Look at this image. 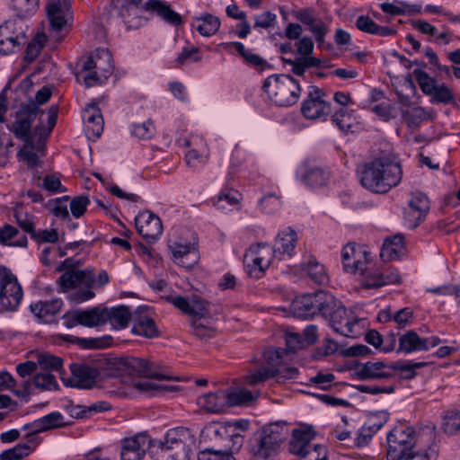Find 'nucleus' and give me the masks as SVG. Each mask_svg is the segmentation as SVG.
<instances>
[{"mask_svg":"<svg viewBox=\"0 0 460 460\" xmlns=\"http://www.w3.org/2000/svg\"><path fill=\"white\" fill-rule=\"evenodd\" d=\"M195 437L189 429H169L164 440L152 441L149 455L153 460H190Z\"/></svg>","mask_w":460,"mask_h":460,"instance_id":"423d86ee","label":"nucleus"},{"mask_svg":"<svg viewBox=\"0 0 460 460\" xmlns=\"http://www.w3.org/2000/svg\"><path fill=\"white\" fill-rule=\"evenodd\" d=\"M143 8L155 13L161 19L171 25L180 26L182 23L181 16L174 12L171 5L164 1L148 0L145 3Z\"/></svg>","mask_w":460,"mask_h":460,"instance_id":"72a5a7b5","label":"nucleus"},{"mask_svg":"<svg viewBox=\"0 0 460 460\" xmlns=\"http://www.w3.org/2000/svg\"><path fill=\"white\" fill-rule=\"evenodd\" d=\"M84 132L88 139L95 141L103 131L104 121L99 107L95 103L88 104L82 113Z\"/></svg>","mask_w":460,"mask_h":460,"instance_id":"bb28decb","label":"nucleus"},{"mask_svg":"<svg viewBox=\"0 0 460 460\" xmlns=\"http://www.w3.org/2000/svg\"><path fill=\"white\" fill-rule=\"evenodd\" d=\"M151 439L145 433L125 438L120 451L121 460H141L148 449L150 451Z\"/></svg>","mask_w":460,"mask_h":460,"instance_id":"b1692460","label":"nucleus"},{"mask_svg":"<svg viewBox=\"0 0 460 460\" xmlns=\"http://www.w3.org/2000/svg\"><path fill=\"white\" fill-rule=\"evenodd\" d=\"M261 210L266 214H273L280 208L281 203L275 194H268L259 201Z\"/></svg>","mask_w":460,"mask_h":460,"instance_id":"052dcab7","label":"nucleus"},{"mask_svg":"<svg viewBox=\"0 0 460 460\" xmlns=\"http://www.w3.org/2000/svg\"><path fill=\"white\" fill-rule=\"evenodd\" d=\"M58 271H64L57 280L58 292L66 293L68 290L83 287L69 295V300L75 304H81L95 296L92 290L95 284V275L92 268L76 270L72 259H66L57 268Z\"/></svg>","mask_w":460,"mask_h":460,"instance_id":"39448f33","label":"nucleus"},{"mask_svg":"<svg viewBox=\"0 0 460 460\" xmlns=\"http://www.w3.org/2000/svg\"><path fill=\"white\" fill-rule=\"evenodd\" d=\"M413 75L421 92L426 95L431 96L432 102L449 104L455 102V95L446 84H438L435 77H431L420 68H415Z\"/></svg>","mask_w":460,"mask_h":460,"instance_id":"f3484780","label":"nucleus"},{"mask_svg":"<svg viewBox=\"0 0 460 460\" xmlns=\"http://www.w3.org/2000/svg\"><path fill=\"white\" fill-rule=\"evenodd\" d=\"M199 460H234L230 453H223L213 449H204L198 456Z\"/></svg>","mask_w":460,"mask_h":460,"instance_id":"338daca9","label":"nucleus"},{"mask_svg":"<svg viewBox=\"0 0 460 460\" xmlns=\"http://www.w3.org/2000/svg\"><path fill=\"white\" fill-rule=\"evenodd\" d=\"M335 306L330 307L323 313L334 332L356 339L364 332V326L351 310H348L341 301L334 296Z\"/></svg>","mask_w":460,"mask_h":460,"instance_id":"9b49d317","label":"nucleus"},{"mask_svg":"<svg viewBox=\"0 0 460 460\" xmlns=\"http://www.w3.org/2000/svg\"><path fill=\"white\" fill-rule=\"evenodd\" d=\"M30 381L32 383L33 390L34 388L40 390H55L58 386L55 376L47 372L35 375Z\"/></svg>","mask_w":460,"mask_h":460,"instance_id":"6e6d98bb","label":"nucleus"},{"mask_svg":"<svg viewBox=\"0 0 460 460\" xmlns=\"http://www.w3.org/2000/svg\"><path fill=\"white\" fill-rule=\"evenodd\" d=\"M46 12L51 28L57 31H61L73 18L69 0H49Z\"/></svg>","mask_w":460,"mask_h":460,"instance_id":"5701e85b","label":"nucleus"},{"mask_svg":"<svg viewBox=\"0 0 460 460\" xmlns=\"http://www.w3.org/2000/svg\"><path fill=\"white\" fill-rule=\"evenodd\" d=\"M401 114L410 128H418L426 118L425 109L420 106L413 107L411 110H402Z\"/></svg>","mask_w":460,"mask_h":460,"instance_id":"3c124183","label":"nucleus"},{"mask_svg":"<svg viewBox=\"0 0 460 460\" xmlns=\"http://www.w3.org/2000/svg\"><path fill=\"white\" fill-rule=\"evenodd\" d=\"M302 270L307 273L310 279L316 284L322 285L329 280L328 274L323 264L318 262L315 258H309L306 262L302 264Z\"/></svg>","mask_w":460,"mask_h":460,"instance_id":"a18cd8bd","label":"nucleus"},{"mask_svg":"<svg viewBox=\"0 0 460 460\" xmlns=\"http://www.w3.org/2000/svg\"><path fill=\"white\" fill-rule=\"evenodd\" d=\"M21 22L5 21L0 25V54L8 55L20 50L26 42Z\"/></svg>","mask_w":460,"mask_h":460,"instance_id":"a211bd4d","label":"nucleus"},{"mask_svg":"<svg viewBox=\"0 0 460 460\" xmlns=\"http://www.w3.org/2000/svg\"><path fill=\"white\" fill-rule=\"evenodd\" d=\"M296 353V347H264L260 358L255 356V364L243 376V382L252 386L265 383L275 378L279 384L295 379L298 370L289 366Z\"/></svg>","mask_w":460,"mask_h":460,"instance_id":"f257e3e1","label":"nucleus"},{"mask_svg":"<svg viewBox=\"0 0 460 460\" xmlns=\"http://www.w3.org/2000/svg\"><path fill=\"white\" fill-rule=\"evenodd\" d=\"M390 363L383 361L367 362L363 364L358 372L360 379H389L394 377L393 368Z\"/></svg>","mask_w":460,"mask_h":460,"instance_id":"473e14b6","label":"nucleus"},{"mask_svg":"<svg viewBox=\"0 0 460 460\" xmlns=\"http://www.w3.org/2000/svg\"><path fill=\"white\" fill-rule=\"evenodd\" d=\"M72 376L64 384L76 388H91L95 383L96 372L93 368L77 364L71 365Z\"/></svg>","mask_w":460,"mask_h":460,"instance_id":"c85d7f7f","label":"nucleus"},{"mask_svg":"<svg viewBox=\"0 0 460 460\" xmlns=\"http://www.w3.org/2000/svg\"><path fill=\"white\" fill-rule=\"evenodd\" d=\"M62 306L63 301L61 298H53L49 301L33 303L30 305V310L40 321L48 323L52 316L61 310Z\"/></svg>","mask_w":460,"mask_h":460,"instance_id":"58836bf2","label":"nucleus"},{"mask_svg":"<svg viewBox=\"0 0 460 460\" xmlns=\"http://www.w3.org/2000/svg\"><path fill=\"white\" fill-rule=\"evenodd\" d=\"M274 258L272 247L267 243H256L249 247L243 256L246 273L253 279H261Z\"/></svg>","mask_w":460,"mask_h":460,"instance_id":"4468645a","label":"nucleus"},{"mask_svg":"<svg viewBox=\"0 0 460 460\" xmlns=\"http://www.w3.org/2000/svg\"><path fill=\"white\" fill-rule=\"evenodd\" d=\"M402 169L398 155L383 153L365 164L360 175L364 188L374 193H386L400 184Z\"/></svg>","mask_w":460,"mask_h":460,"instance_id":"f03ea898","label":"nucleus"},{"mask_svg":"<svg viewBox=\"0 0 460 460\" xmlns=\"http://www.w3.org/2000/svg\"><path fill=\"white\" fill-rule=\"evenodd\" d=\"M388 420V412L385 411L371 414L365 422L370 429L377 432Z\"/></svg>","mask_w":460,"mask_h":460,"instance_id":"0e129e2a","label":"nucleus"},{"mask_svg":"<svg viewBox=\"0 0 460 460\" xmlns=\"http://www.w3.org/2000/svg\"><path fill=\"white\" fill-rule=\"evenodd\" d=\"M381 10L391 15H403L407 10L414 13H420L421 6L417 4H409L402 1L394 0L392 3H382Z\"/></svg>","mask_w":460,"mask_h":460,"instance_id":"09e8293b","label":"nucleus"},{"mask_svg":"<svg viewBox=\"0 0 460 460\" xmlns=\"http://www.w3.org/2000/svg\"><path fill=\"white\" fill-rule=\"evenodd\" d=\"M174 261L180 266L190 269L199 260L196 247L193 243H181L174 242L169 246Z\"/></svg>","mask_w":460,"mask_h":460,"instance_id":"c756f323","label":"nucleus"},{"mask_svg":"<svg viewBox=\"0 0 460 460\" xmlns=\"http://www.w3.org/2000/svg\"><path fill=\"white\" fill-rule=\"evenodd\" d=\"M441 429L449 436L460 434V408L448 409L444 412Z\"/></svg>","mask_w":460,"mask_h":460,"instance_id":"49530a36","label":"nucleus"},{"mask_svg":"<svg viewBox=\"0 0 460 460\" xmlns=\"http://www.w3.org/2000/svg\"><path fill=\"white\" fill-rule=\"evenodd\" d=\"M23 292L16 276L12 270L0 266V306L3 310L13 312L22 299Z\"/></svg>","mask_w":460,"mask_h":460,"instance_id":"2eb2a0df","label":"nucleus"},{"mask_svg":"<svg viewBox=\"0 0 460 460\" xmlns=\"http://www.w3.org/2000/svg\"><path fill=\"white\" fill-rule=\"evenodd\" d=\"M262 88L273 102L283 107L296 103L301 94L298 81L288 75L269 76L264 81Z\"/></svg>","mask_w":460,"mask_h":460,"instance_id":"1a4fd4ad","label":"nucleus"},{"mask_svg":"<svg viewBox=\"0 0 460 460\" xmlns=\"http://www.w3.org/2000/svg\"><path fill=\"white\" fill-rule=\"evenodd\" d=\"M281 337L286 345H301L304 342L311 345L318 341V328L314 324H310L304 329L302 335L296 332L285 331Z\"/></svg>","mask_w":460,"mask_h":460,"instance_id":"ea45409f","label":"nucleus"},{"mask_svg":"<svg viewBox=\"0 0 460 460\" xmlns=\"http://www.w3.org/2000/svg\"><path fill=\"white\" fill-rule=\"evenodd\" d=\"M408 205L409 209L406 212V217L410 221L413 222L412 226L416 227L420 225V221L425 217L429 210V198L423 192H412Z\"/></svg>","mask_w":460,"mask_h":460,"instance_id":"cd10ccee","label":"nucleus"},{"mask_svg":"<svg viewBox=\"0 0 460 460\" xmlns=\"http://www.w3.org/2000/svg\"><path fill=\"white\" fill-rule=\"evenodd\" d=\"M228 406H236L254 401L256 395L251 391L241 388L226 394Z\"/></svg>","mask_w":460,"mask_h":460,"instance_id":"4d7b16f0","label":"nucleus"},{"mask_svg":"<svg viewBox=\"0 0 460 460\" xmlns=\"http://www.w3.org/2000/svg\"><path fill=\"white\" fill-rule=\"evenodd\" d=\"M285 422L270 423L255 431L249 440V452L257 459L267 460L277 455L287 437Z\"/></svg>","mask_w":460,"mask_h":460,"instance_id":"6e6552de","label":"nucleus"},{"mask_svg":"<svg viewBox=\"0 0 460 460\" xmlns=\"http://www.w3.org/2000/svg\"><path fill=\"white\" fill-rule=\"evenodd\" d=\"M131 333L147 339H153L160 335L155 322L148 316H137L134 318Z\"/></svg>","mask_w":460,"mask_h":460,"instance_id":"37998d69","label":"nucleus"},{"mask_svg":"<svg viewBox=\"0 0 460 460\" xmlns=\"http://www.w3.org/2000/svg\"><path fill=\"white\" fill-rule=\"evenodd\" d=\"M45 42L43 35L34 37L27 45L24 58L27 62H32L40 54Z\"/></svg>","mask_w":460,"mask_h":460,"instance_id":"13d9d810","label":"nucleus"},{"mask_svg":"<svg viewBox=\"0 0 460 460\" xmlns=\"http://www.w3.org/2000/svg\"><path fill=\"white\" fill-rule=\"evenodd\" d=\"M106 312L108 318L105 319V323L110 322L117 330L126 328L131 319V312L129 307L126 305H119L111 308L106 307Z\"/></svg>","mask_w":460,"mask_h":460,"instance_id":"c03bdc74","label":"nucleus"},{"mask_svg":"<svg viewBox=\"0 0 460 460\" xmlns=\"http://www.w3.org/2000/svg\"><path fill=\"white\" fill-rule=\"evenodd\" d=\"M438 448L437 447H429V450L424 452L416 451L415 453L409 454V456H403L401 459L405 460H437Z\"/></svg>","mask_w":460,"mask_h":460,"instance_id":"774afa93","label":"nucleus"},{"mask_svg":"<svg viewBox=\"0 0 460 460\" xmlns=\"http://www.w3.org/2000/svg\"><path fill=\"white\" fill-rule=\"evenodd\" d=\"M134 386L137 390L146 393L149 395H155L162 392H173L178 390L177 386L158 385L151 380L138 381L135 383Z\"/></svg>","mask_w":460,"mask_h":460,"instance_id":"864d4df0","label":"nucleus"},{"mask_svg":"<svg viewBox=\"0 0 460 460\" xmlns=\"http://www.w3.org/2000/svg\"><path fill=\"white\" fill-rule=\"evenodd\" d=\"M402 248L403 236L402 234L387 237L384 242L381 256H387L389 259H394L398 256Z\"/></svg>","mask_w":460,"mask_h":460,"instance_id":"8fccbe9b","label":"nucleus"},{"mask_svg":"<svg viewBox=\"0 0 460 460\" xmlns=\"http://www.w3.org/2000/svg\"><path fill=\"white\" fill-rule=\"evenodd\" d=\"M332 121L344 133L353 132L354 119L343 108L335 111L332 116Z\"/></svg>","mask_w":460,"mask_h":460,"instance_id":"5fc2aeb1","label":"nucleus"},{"mask_svg":"<svg viewBox=\"0 0 460 460\" xmlns=\"http://www.w3.org/2000/svg\"><path fill=\"white\" fill-rule=\"evenodd\" d=\"M222 45L224 49L229 53L232 52V48L234 49L238 55L243 58V62L249 66L258 70H264L269 66L267 60L253 53L251 49H246L245 46L240 41L226 42Z\"/></svg>","mask_w":460,"mask_h":460,"instance_id":"2f4dec72","label":"nucleus"},{"mask_svg":"<svg viewBox=\"0 0 460 460\" xmlns=\"http://www.w3.org/2000/svg\"><path fill=\"white\" fill-rule=\"evenodd\" d=\"M191 26L202 36L209 37L217 32L220 27V20L218 17L203 13L199 17H195L191 22Z\"/></svg>","mask_w":460,"mask_h":460,"instance_id":"a19ab883","label":"nucleus"},{"mask_svg":"<svg viewBox=\"0 0 460 460\" xmlns=\"http://www.w3.org/2000/svg\"><path fill=\"white\" fill-rule=\"evenodd\" d=\"M420 361H413V360H397L394 362H391V367L393 368L394 376L396 372L400 374V378L402 380H411L413 379L417 373L416 369L428 366L429 364H433L435 361L429 359V358H424L423 356L420 357Z\"/></svg>","mask_w":460,"mask_h":460,"instance_id":"f704fd0d","label":"nucleus"},{"mask_svg":"<svg viewBox=\"0 0 460 460\" xmlns=\"http://www.w3.org/2000/svg\"><path fill=\"white\" fill-rule=\"evenodd\" d=\"M43 111L33 102L23 104L17 111L16 120L12 125V131L15 137L27 144H31V124L39 114L43 115Z\"/></svg>","mask_w":460,"mask_h":460,"instance_id":"aec40b11","label":"nucleus"},{"mask_svg":"<svg viewBox=\"0 0 460 460\" xmlns=\"http://www.w3.org/2000/svg\"><path fill=\"white\" fill-rule=\"evenodd\" d=\"M435 428L426 426L415 434L413 429L408 426H399L393 429L387 435L388 456L391 460H401L403 456L429 450L434 444Z\"/></svg>","mask_w":460,"mask_h":460,"instance_id":"7ed1b4c3","label":"nucleus"},{"mask_svg":"<svg viewBox=\"0 0 460 460\" xmlns=\"http://www.w3.org/2000/svg\"><path fill=\"white\" fill-rule=\"evenodd\" d=\"M371 353L369 347H318L314 357L320 359L333 354L341 358H357Z\"/></svg>","mask_w":460,"mask_h":460,"instance_id":"c9c22d12","label":"nucleus"},{"mask_svg":"<svg viewBox=\"0 0 460 460\" xmlns=\"http://www.w3.org/2000/svg\"><path fill=\"white\" fill-rule=\"evenodd\" d=\"M368 252L363 247L356 243L346 244L341 251V261L346 272L356 274L363 271V268L368 263Z\"/></svg>","mask_w":460,"mask_h":460,"instance_id":"412c9836","label":"nucleus"},{"mask_svg":"<svg viewBox=\"0 0 460 460\" xmlns=\"http://www.w3.org/2000/svg\"><path fill=\"white\" fill-rule=\"evenodd\" d=\"M137 232L146 241L155 242L163 233V224L159 217L151 211L139 213L135 218Z\"/></svg>","mask_w":460,"mask_h":460,"instance_id":"4be33fe9","label":"nucleus"},{"mask_svg":"<svg viewBox=\"0 0 460 460\" xmlns=\"http://www.w3.org/2000/svg\"><path fill=\"white\" fill-rule=\"evenodd\" d=\"M39 6L40 0H11V7L20 20L34 15Z\"/></svg>","mask_w":460,"mask_h":460,"instance_id":"de8ad7c7","label":"nucleus"},{"mask_svg":"<svg viewBox=\"0 0 460 460\" xmlns=\"http://www.w3.org/2000/svg\"><path fill=\"white\" fill-rule=\"evenodd\" d=\"M297 243L296 232L291 227L280 231L275 240L274 257L279 260L284 256L291 257Z\"/></svg>","mask_w":460,"mask_h":460,"instance_id":"7c9ffc66","label":"nucleus"},{"mask_svg":"<svg viewBox=\"0 0 460 460\" xmlns=\"http://www.w3.org/2000/svg\"><path fill=\"white\" fill-rule=\"evenodd\" d=\"M455 342L456 341L439 336L420 337L414 331H408L399 338V345H439L441 343Z\"/></svg>","mask_w":460,"mask_h":460,"instance_id":"79ce46f5","label":"nucleus"},{"mask_svg":"<svg viewBox=\"0 0 460 460\" xmlns=\"http://www.w3.org/2000/svg\"><path fill=\"white\" fill-rule=\"evenodd\" d=\"M89 203L90 200L86 196L75 197L70 202L72 215L76 218L83 216Z\"/></svg>","mask_w":460,"mask_h":460,"instance_id":"e2e57ef3","label":"nucleus"},{"mask_svg":"<svg viewBox=\"0 0 460 460\" xmlns=\"http://www.w3.org/2000/svg\"><path fill=\"white\" fill-rule=\"evenodd\" d=\"M314 434L307 427L296 429L289 443L291 454L300 456L299 460H326L325 448L319 444H312Z\"/></svg>","mask_w":460,"mask_h":460,"instance_id":"ddd939ff","label":"nucleus"},{"mask_svg":"<svg viewBox=\"0 0 460 460\" xmlns=\"http://www.w3.org/2000/svg\"><path fill=\"white\" fill-rule=\"evenodd\" d=\"M326 93L318 86L311 85L301 103V113L306 119L325 121L332 113V105Z\"/></svg>","mask_w":460,"mask_h":460,"instance_id":"dca6fc26","label":"nucleus"},{"mask_svg":"<svg viewBox=\"0 0 460 460\" xmlns=\"http://www.w3.org/2000/svg\"><path fill=\"white\" fill-rule=\"evenodd\" d=\"M65 417L59 411H52L22 426V429L28 431L29 436L38 437L39 433L50 429H59L69 425Z\"/></svg>","mask_w":460,"mask_h":460,"instance_id":"393cba45","label":"nucleus"},{"mask_svg":"<svg viewBox=\"0 0 460 460\" xmlns=\"http://www.w3.org/2000/svg\"><path fill=\"white\" fill-rule=\"evenodd\" d=\"M171 303L184 314L190 316L193 334L200 341H207L213 338L217 330L213 326L214 317L210 314L209 304L199 297L189 300L184 296H174Z\"/></svg>","mask_w":460,"mask_h":460,"instance_id":"0eeeda50","label":"nucleus"},{"mask_svg":"<svg viewBox=\"0 0 460 460\" xmlns=\"http://www.w3.org/2000/svg\"><path fill=\"white\" fill-rule=\"evenodd\" d=\"M111 374L130 375L158 380H177L172 376L166 365L160 361L150 360L132 356L118 357L110 355L104 358L102 365Z\"/></svg>","mask_w":460,"mask_h":460,"instance_id":"20e7f679","label":"nucleus"},{"mask_svg":"<svg viewBox=\"0 0 460 460\" xmlns=\"http://www.w3.org/2000/svg\"><path fill=\"white\" fill-rule=\"evenodd\" d=\"M297 175L300 181L309 188H320L327 184L330 180V172L325 168L303 163L299 167Z\"/></svg>","mask_w":460,"mask_h":460,"instance_id":"a878e982","label":"nucleus"},{"mask_svg":"<svg viewBox=\"0 0 460 460\" xmlns=\"http://www.w3.org/2000/svg\"><path fill=\"white\" fill-rule=\"evenodd\" d=\"M240 196V193L234 189L223 190L217 196L216 205L219 208H224L225 207L221 203L226 201L230 206H234L239 202Z\"/></svg>","mask_w":460,"mask_h":460,"instance_id":"680f3d73","label":"nucleus"},{"mask_svg":"<svg viewBox=\"0 0 460 460\" xmlns=\"http://www.w3.org/2000/svg\"><path fill=\"white\" fill-rule=\"evenodd\" d=\"M114 71L111 51L98 48L91 53L82 66L83 78L87 87L102 84Z\"/></svg>","mask_w":460,"mask_h":460,"instance_id":"9d476101","label":"nucleus"},{"mask_svg":"<svg viewBox=\"0 0 460 460\" xmlns=\"http://www.w3.org/2000/svg\"><path fill=\"white\" fill-rule=\"evenodd\" d=\"M332 306H335L334 296L322 289L305 294L293 302L295 314L302 318L313 317L315 314L323 316V313Z\"/></svg>","mask_w":460,"mask_h":460,"instance_id":"f8f14e48","label":"nucleus"},{"mask_svg":"<svg viewBox=\"0 0 460 460\" xmlns=\"http://www.w3.org/2000/svg\"><path fill=\"white\" fill-rule=\"evenodd\" d=\"M199 49L187 42L174 60L175 66L180 67L188 62H199L201 56L199 54Z\"/></svg>","mask_w":460,"mask_h":460,"instance_id":"603ef678","label":"nucleus"},{"mask_svg":"<svg viewBox=\"0 0 460 460\" xmlns=\"http://www.w3.org/2000/svg\"><path fill=\"white\" fill-rule=\"evenodd\" d=\"M201 410L210 413H221L228 406L226 394L224 391L208 393L198 398Z\"/></svg>","mask_w":460,"mask_h":460,"instance_id":"4c0bfd02","label":"nucleus"},{"mask_svg":"<svg viewBox=\"0 0 460 460\" xmlns=\"http://www.w3.org/2000/svg\"><path fill=\"white\" fill-rule=\"evenodd\" d=\"M155 126L151 120L132 125L131 133L140 139H149L155 135Z\"/></svg>","mask_w":460,"mask_h":460,"instance_id":"bf43d9fd","label":"nucleus"},{"mask_svg":"<svg viewBox=\"0 0 460 460\" xmlns=\"http://www.w3.org/2000/svg\"><path fill=\"white\" fill-rule=\"evenodd\" d=\"M144 5L142 0H124L120 14L123 19L127 20L131 14H137L139 9L145 10Z\"/></svg>","mask_w":460,"mask_h":460,"instance_id":"69168bd1","label":"nucleus"},{"mask_svg":"<svg viewBox=\"0 0 460 460\" xmlns=\"http://www.w3.org/2000/svg\"><path fill=\"white\" fill-rule=\"evenodd\" d=\"M106 318H108L106 307L102 306H94L89 309H76L67 312L63 315L64 324L67 328H72L76 325L90 328L103 325Z\"/></svg>","mask_w":460,"mask_h":460,"instance_id":"6ab92c4d","label":"nucleus"},{"mask_svg":"<svg viewBox=\"0 0 460 460\" xmlns=\"http://www.w3.org/2000/svg\"><path fill=\"white\" fill-rule=\"evenodd\" d=\"M26 442L20 443L13 448L3 451L0 454V460H21L28 456L40 445L39 437L25 435Z\"/></svg>","mask_w":460,"mask_h":460,"instance_id":"e433bc0d","label":"nucleus"}]
</instances>
